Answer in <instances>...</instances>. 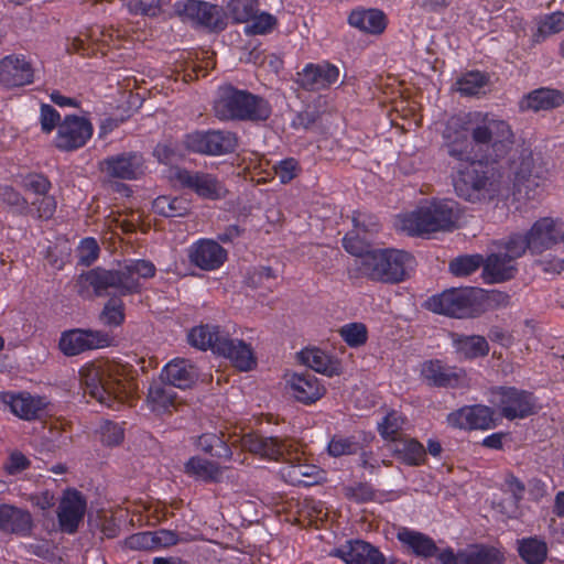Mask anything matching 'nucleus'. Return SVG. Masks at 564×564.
I'll use <instances>...</instances> for the list:
<instances>
[{"label":"nucleus","mask_w":564,"mask_h":564,"mask_svg":"<svg viewBox=\"0 0 564 564\" xmlns=\"http://www.w3.org/2000/svg\"><path fill=\"white\" fill-rule=\"evenodd\" d=\"M59 112L48 104H42L40 110V124L43 133L50 134L53 130H58L62 122Z\"/></svg>","instance_id":"56"},{"label":"nucleus","mask_w":564,"mask_h":564,"mask_svg":"<svg viewBox=\"0 0 564 564\" xmlns=\"http://www.w3.org/2000/svg\"><path fill=\"white\" fill-rule=\"evenodd\" d=\"M225 333L220 332L218 326L200 325L194 327L188 334V340L192 346L202 350L210 348L216 352V345L225 337Z\"/></svg>","instance_id":"40"},{"label":"nucleus","mask_w":564,"mask_h":564,"mask_svg":"<svg viewBox=\"0 0 564 564\" xmlns=\"http://www.w3.org/2000/svg\"><path fill=\"white\" fill-rule=\"evenodd\" d=\"M31 206L34 208L30 207V213L28 215H31L37 219L48 220L53 217L57 203L54 196L45 194L37 196V198L31 203Z\"/></svg>","instance_id":"52"},{"label":"nucleus","mask_w":564,"mask_h":564,"mask_svg":"<svg viewBox=\"0 0 564 564\" xmlns=\"http://www.w3.org/2000/svg\"><path fill=\"white\" fill-rule=\"evenodd\" d=\"M273 171L282 184H288L300 174L301 166L297 160L288 158L275 164Z\"/></svg>","instance_id":"55"},{"label":"nucleus","mask_w":564,"mask_h":564,"mask_svg":"<svg viewBox=\"0 0 564 564\" xmlns=\"http://www.w3.org/2000/svg\"><path fill=\"white\" fill-rule=\"evenodd\" d=\"M246 26L247 34H267L270 33L276 25V18L270 13L254 14Z\"/></svg>","instance_id":"53"},{"label":"nucleus","mask_w":564,"mask_h":564,"mask_svg":"<svg viewBox=\"0 0 564 564\" xmlns=\"http://www.w3.org/2000/svg\"><path fill=\"white\" fill-rule=\"evenodd\" d=\"M330 556L340 558L345 564H397V558L388 560L379 547L364 540H349L344 545L329 552Z\"/></svg>","instance_id":"15"},{"label":"nucleus","mask_w":564,"mask_h":564,"mask_svg":"<svg viewBox=\"0 0 564 564\" xmlns=\"http://www.w3.org/2000/svg\"><path fill=\"white\" fill-rule=\"evenodd\" d=\"M227 9L236 22H249L258 12V0H229Z\"/></svg>","instance_id":"49"},{"label":"nucleus","mask_w":564,"mask_h":564,"mask_svg":"<svg viewBox=\"0 0 564 564\" xmlns=\"http://www.w3.org/2000/svg\"><path fill=\"white\" fill-rule=\"evenodd\" d=\"M452 346L460 360H473L489 352V344L484 336L451 333Z\"/></svg>","instance_id":"27"},{"label":"nucleus","mask_w":564,"mask_h":564,"mask_svg":"<svg viewBox=\"0 0 564 564\" xmlns=\"http://www.w3.org/2000/svg\"><path fill=\"white\" fill-rule=\"evenodd\" d=\"M490 75L478 69L467 70L457 77L454 87L463 97H477L486 94Z\"/></svg>","instance_id":"34"},{"label":"nucleus","mask_w":564,"mask_h":564,"mask_svg":"<svg viewBox=\"0 0 564 564\" xmlns=\"http://www.w3.org/2000/svg\"><path fill=\"white\" fill-rule=\"evenodd\" d=\"M22 187L32 192L37 196H42L48 193L51 188V182L47 177L42 174L30 173L22 178Z\"/></svg>","instance_id":"60"},{"label":"nucleus","mask_w":564,"mask_h":564,"mask_svg":"<svg viewBox=\"0 0 564 564\" xmlns=\"http://www.w3.org/2000/svg\"><path fill=\"white\" fill-rule=\"evenodd\" d=\"M87 510L86 497L74 488L64 490L57 507V520L62 532L74 534Z\"/></svg>","instance_id":"16"},{"label":"nucleus","mask_w":564,"mask_h":564,"mask_svg":"<svg viewBox=\"0 0 564 564\" xmlns=\"http://www.w3.org/2000/svg\"><path fill=\"white\" fill-rule=\"evenodd\" d=\"M99 246L94 238H85L82 240L77 249L78 264L89 267L99 256Z\"/></svg>","instance_id":"58"},{"label":"nucleus","mask_w":564,"mask_h":564,"mask_svg":"<svg viewBox=\"0 0 564 564\" xmlns=\"http://www.w3.org/2000/svg\"><path fill=\"white\" fill-rule=\"evenodd\" d=\"M489 402L509 421L525 419L536 412V398L530 391L511 386L490 389Z\"/></svg>","instance_id":"8"},{"label":"nucleus","mask_w":564,"mask_h":564,"mask_svg":"<svg viewBox=\"0 0 564 564\" xmlns=\"http://www.w3.org/2000/svg\"><path fill=\"white\" fill-rule=\"evenodd\" d=\"M511 182L514 194H522L528 198L534 196L535 189L543 186L550 177L549 162L531 150L523 149L518 159L510 163Z\"/></svg>","instance_id":"5"},{"label":"nucleus","mask_w":564,"mask_h":564,"mask_svg":"<svg viewBox=\"0 0 564 564\" xmlns=\"http://www.w3.org/2000/svg\"><path fill=\"white\" fill-rule=\"evenodd\" d=\"M295 399L310 404L317 400V383L314 376L306 370L303 373H294L288 381Z\"/></svg>","instance_id":"37"},{"label":"nucleus","mask_w":564,"mask_h":564,"mask_svg":"<svg viewBox=\"0 0 564 564\" xmlns=\"http://www.w3.org/2000/svg\"><path fill=\"white\" fill-rule=\"evenodd\" d=\"M0 203L7 205L18 215H28L30 204L15 188L10 185H0Z\"/></svg>","instance_id":"47"},{"label":"nucleus","mask_w":564,"mask_h":564,"mask_svg":"<svg viewBox=\"0 0 564 564\" xmlns=\"http://www.w3.org/2000/svg\"><path fill=\"white\" fill-rule=\"evenodd\" d=\"M500 247L505 249L503 253L514 261L521 258L527 250L531 251V242L527 232L510 235L505 242L500 243Z\"/></svg>","instance_id":"50"},{"label":"nucleus","mask_w":564,"mask_h":564,"mask_svg":"<svg viewBox=\"0 0 564 564\" xmlns=\"http://www.w3.org/2000/svg\"><path fill=\"white\" fill-rule=\"evenodd\" d=\"M455 205L449 199L434 200L408 215L403 220L404 228L417 236L451 229L455 223Z\"/></svg>","instance_id":"7"},{"label":"nucleus","mask_w":564,"mask_h":564,"mask_svg":"<svg viewBox=\"0 0 564 564\" xmlns=\"http://www.w3.org/2000/svg\"><path fill=\"white\" fill-rule=\"evenodd\" d=\"M413 257L398 249H372L364 257L360 273L372 281L399 283L408 274Z\"/></svg>","instance_id":"4"},{"label":"nucleus","mask_w":564,"mask_h":564,"mask_svg":"<svg viewBox=\"0 0 564 564\" xmlns=\"http://www.w3.org/2000/svg\"><path fill=\"white\" fill-rule=\"evenodd\" d=\"M339 68L328 61L319 62V89L328 88L339 79Z\"/></svg>","instance_id":"62"},{"label":"nucleus","mask_w":564,"mask_h":564,"mask_svg":"<svg viewBox=\"0 0 564 564\" xmlns=\"http://www.w3.org/2000/svg\"><path fill=\"white\" fill-rule=\"evenodd\" d=\"M517 551L525 564H543L549 547L544 539L534 535L517 540Z\"/></svg>","instance_id":"35"},{"label":"nucleus","mask_w":564,"mask_h":564,"mask_svg":"<svg viewBox=\"0 0 564 564\" xmlns=\"http://www.w3.org/2000/svg\"><path fill=\"white\" fill-rule=\"evenodd\" d=\"M33 529L32 514L12 505H0V531L18 536H28Z\"/></svg>","instance_id":"23"},{"label":"nucleus","mask_w":564,"mask_h":564,"mask_svg":"<svg viewBox=\"0 0 564 564\" xmlns=\"http://www.w3.org/2000/svg\"><path fill=\"white\" fill-rule=\"evenodd\" d=\"M527 234L533 254L542 253L560 241L564 242L563 224L552 217L538 219Z\"/></svg>","instance_id":"20"},{"label":"nucleus","mask_w":564,"mask_h":564,"mask_svg":"<svg viewBox=\"0 0 564 564\" xmlns=\"http://www.w3.org/2000/svg\"><path fill=\"white\" fill-rule=\"evenodd\" d=\"M31 466V460L20 451H13L2 465L7 475L15 476L26 470Z\"/></svg>","instance_id":"57"},{"label":"nucleus","mask_w":564,"mask_h":564,"mask_svg":"<svg viewBox=\"0 0 564 564\" xmlns=\"http://www.w3.org/2000/svg\"><path fill=\"white\" fill-rule=\"evenodd\" d=\"M216 352L229 358L240 370H249L256 364L251 348L245 341L232 339L227 334L216 345Z\"/></svg>","instance_id":"28"},{"label":"nucleus","mask_w":564,"mask_h":564,"mask_svg":"<svg viewBox=\"0 0 564 564\" xmlns=\"http://www.w3.org/2000/svg\"><path fill=\"white\" fill-rule=\"evenodd\" d=\"M34 69L23 55H9L0 61V83L20 87L33 83Z\"/></svg>","instance_id":"21"},{"label":"nucleus","mask_w":564,"mask_h":564,"mask_svg":"<svg viewBox=\"0 0 564 564\" xmlns=\"http://www.w3.org/2000/svg\"><path fill=\"white\" fill-rule=\"evenodd\" d=\"M7 406L18 417L32 421L40 417L46 406V401L44 398L34 397L29 392H10Z\"/></svg>","instance_id":"29"},{"label":"nucleus","mask_w":564,"mask_h":564,"mask_svg":"<svg viewBox=\"0 0 564 564\" xmlns=\"http://www.w3.org/2000/svg\"><path fill=\"white\" fill-rule=\"evenodd\" d=\"M343 340L351 348L364 346L368 340V329L364 323L352 322L345 324L339 329Z\"/></svg>","instance_id":"46"},{"label":"nucleus","mask_w":564,"mask_h":564,"mask_svg":"<svg viewBox=\"0 0 564 564\" xmlns=\"http://www.w3.org/2000/svg\"><path fill=\"white\" fill-rule=\"evenodd\" d=\"M153 212L164 217H184L189 212V203L183 197L159 196L152 203Z\"/></svg>","instance_id":"41"},{"label":"nucleus","mask_w":564,"mask_h":564,"mask_svg":"<svg viewBox=\"0 0 564 564\" xmlns=\"http://www.w3.org/2000/svg\"><path fill=\"white\" fill-rule=\"evenodd\" d=\"M463 564H503V553L495 546L473 544L462 554Z\"/></svg>","instance_id":"39"},{"label":"nucleus","mask_w":564,"mask_h":564,"mask_svg":"<svg viewBox=\"0 0 564 564\" xmlns=\"http://www.w3.org/2000/svg\"><path fill=\"white\" fill-rule=\"evenodd\" d=\"M517 271L514 260L505 253H491L484 260V279L488 283H501L511 280Z\"/></svg>","instance_id":"31"},{"label":"nucleus","mask_w":564,"mask_h":564,"mask_svg":"<svg viewBox=\"0 0 564 564\" xmlns=\"http://www.w3.org/2000/svg\"><path fill=\"white\" fill-rule=\"evenodd\" d=\"M192 264L205 271L216 270L227 259V251L216 241L202 239L188 250Z\"/></svg>","instance_id":"22"},{"label":"nucleus","mask_w":564,"mask_h":564,"mask_svg":"<svg viewBox=\"0 0 564 564\" xmlns=\"http://www.w3.org/2000/svg\"><path fill=\"white\" fill-rule=\"evenodd\" d=\"M397 539L415 557L431 558L438 551L435 541L430 535L408 527L399 529Z\"/></svg>","instance_id":"24"},{"label":"nucleus","mask_w":564,"mask_h":564,"mask_svg":"<svg viewBox=\"0 0 564 564\" xmlns=\"http://www.w3.org/2000/svg\"><path fill=\"white\" fill-rule=\"evenodd\" d=\"M362 217H364V215L361 213L355 214L352 217V223H354L355 229L366 232V231H368V229H367L365 223L361 221ZM343 247L345 248V250L348 253L359 258V268L361 267L364 257L367 253H370V251H371L369 249V245L367 243L366 239L360 238L359 231H357V232L350 231V232L346 234L345 237L343 238Z\"/></svg>","instance_id":"36"},{"label":"nucleus","mask_w":564,"mask_h":564,"mask_svg":"<svg viewBox=\"0 0 564 564\" xmlns=\"http://www.w3.org/2000/svg\"><path fill=\"white\" fill-rule=\"evenodd\" d=\"M564 31V12L554 11L542 15L536 23V31L533 34V40L541 43L546 37L558 34Z\"/></svg>","instance_id":"42"},{"label":"nucleus","mask_w":564,"mask_h":564,"mask_svg":"<svg viewBox=\"0 0 564 564\" xmlns=\"http://www.w3.org/2000/svg\"><path fill=\"white\" fill-rule=\"evenodd\" d=\"M104 306L99 318L102 324L108 326H119L124 319V307L119 295H113Z\"/></svg>","instance_id":"51"},{"label":"nucleus","mask_w":564,"mask_h":564,"mask_svg":"<svg viewBox=\"0 0 564 564\" xmlns=\"http://www.w3.org/2000/svg\"><path fill=\"white\" fill-rule=\"evenodd\" d=\"M23 549L31 555L48 560L54 556V546L48 540H36L34 542L24 543Z\"/></svg>","instance_id":"63"},{"label":"nucleus","mask_w":564,"mask_h":564,"mask_svg":"<svg viewBox=\"0 0 564 564\" xmlns=\"http://www.w3.org/2000/svg\"><path fill=\"white\" fill-rule=\"evenodd\" d=\"M358 448L359 444L352 437H333L327 446L329 455L334 457L355 454Z\"/></svg>","instance_id":"59"},{"label":"nucleus","mask_w":564,"mask_h":564,"mask_svg":"<svg viewBox=\"0 0 564 564\" xmlns=\"http://www.w3.org/2000/svg\"><path fill=\"white\" fill-rule=\"evenodd\" d=\"M346 497L357 503H366L376 500V490L368 482H357L345 487Z\"/></svg>","instance_id":"54"},{"label":"nucleus","mask_w":564,"mask_h":564,"mask_svg":"<svg viewBox=\"0 0 564 564\" xmlns=\"http://www.w3.org/2000/svg\"><path fill=\"white\" fill-rule=\"evenodd\" d=\"M213 111L221 121L261 122L270 118L272 109L263 97L226 84L217 90Z\"/></svg>","instance_id":"3"},{"label":"nucleus","mask_w":564,"mask_h":564,"mask_svg":"<svg viewBox=\"0 0 564 564\" xmlns=\"http://www.w3.org/2000/svg\"><path fill=\"white\" fill-rule=\"evenodd\" d=\"M93 132V123L87 118L66 115L58 124L53 144L59 151L72 152L83 148L91 138Z\"/></svg>","instance_id":"12"},{"label":"nucleus","mask_w":564,"mask_h":564,"mask_svg":"<svg viewBox=\"0 0 564 564\" xmlns=\"http://www.w3.org/2000/svg\"><path fill=\"white\" fill-rule=\"evenodd\" d=\"M198 372L196 367L185 359H175L169 362L160 379L171 384L174 389H187L191 388L197 380Z\"/></svg>","instance_id":"25"},{"label":"nucleus","mask_w":564,"mask_h":564,"mask_svg":"<svg viewBox=\"0 0 564 564\" xmlns=\"http://www.w3.org/2000/svg\"><path fill=\"white\" fill-rule=\"evenodd\" d=\"M564 104V93L549 87L530 91L522 101V107L533 111L551 110Z\"/></svg>","instance_id":"33"},{"label":"nucleus","mask_w":564,"mask_h":564,"mask_svg":"<svg viewBox=\"0 0 564 564\" xmlns=\"http://www.w3.org/2000/svg\"><path fill=\"white\" fill-rule=\"evenodd\" d=\"M475 288H453L433 295L429 308L437 314L455 318L473 317L479 311L478 293Z\"/></svg>","instance_id":"9"},{"label":"nucleus","mask_w":564,"mask_h":564,"mask_svg":"<svg viewBox=\"0 0 564 564\" xmlns=\"http://www.w3.org/2000/svg\"><path fill=\"white\" fill-rule=\"evenodd\" d=\"M398 457L408 466H421L425 463L426 451L422 443L415 438L406 440L395 451Z\"/></svg>","instance_id":"45"},{"label":"nucleus","mask_w":564,"mask_h":564,"mask_svg":"<svg viewBox=\"0 0 564 564\" xmlns=\"http://www.w3.org/2000/svg\"><path fill=\"white\" fill-rule=\"evenodd\" d=\"M80 377L85 392L107 406L124 393V381L117 366L91 365L80 371Z\"/></svg>","instance_id":"6"},{"label":"nucleus","mask_w":564,"mask_h":564,"mask_svg":"<svg viewBox=\"0 0 564 564\" xmlns=\"http://www.w3.org/2000/svg\"><path fill=\"white\" fill-rule=\"evenodd\" d=\"M348 23L365 33L378 35L387 28V17L378 9H355L348 15Z\"/></svg>","instance_id":"32"},{"label":"nucleus","mask_w":564,"mask_h":564,"mask_svg":"<svg viewBox=\"0 0 564 564\" xmlns=\"http://www.w3.org/2000/svg\"><path fill=\"white\" fill-rule=\"evenodd\" d=\"M185 473L205 482H218L223 477V468L219 465L197 456L187 460Z\"/></svg>","instance_id":"38"},{"label":"nucleus","mask_w":564,"mask_h":564,"mask_svg":"<svg viewBox=\"0 0 564 564\" xmlns=\"http://www.w3.org/2000/svg\"><path fill=\"white\" fill-rule=\"evenodd\" d=\"M296 83L305 90H315L317 84V66L307 64L302 72L296 75Z\"/></svg>","instance_id":"64"},{"label":"nucleus","mask_w":564,"mask_h":564,"mask_svg":"<svg viewBox=\"0 0 564 564\" xmlns=\"http://www.w3.org/2000/svg\"><path fill=\"white\" fill-rule=\"evenodd\" d=\"M447 424L463 431H487L496 426L495 411L485 404L464 405L449 412Z\"/></svg>","instance_id":"14"},{"label":"nucleus","mask_w":564,"mask_h":564,"mask_svg":"<svg viewBox=\"0 0 564 564\" xmlns=\"http://www.w3.org/2000/svg\"><path fill=\"white\" fill-rule=\"evenodd\" d=\"M111 337L101 330L72 329L64 332L59 339V349L66 356H77L84 351L109 346Z\"/></svg>","instance_id":"17"},{"label":"nucleus","mask_w":564,"mask_h":564,"mask_svg":"<svg viewBox=\"0 0 564 564\" xmlns=\"http://www.w3.org/2000/svg\"><path fill=\"white\" fill-rule=\"evenodd\" d=\"M421 377L430 387L435 388L459 389L469 383L466 370L440 359L425 360L421 365Z\"/></svg>","instance_id":"13"},{"label":"nucleus","mask_w":564,"mask_h":564,"mask_svg":"<svg viewBox=\"0 0 564 564\" xmlns=\"http://www.w3.org/2000/svg\"><path fill=\"white\" fill-rule=\"evenodd\" d=\"M108 176L121 180H135L144 173V160L138 152H123L106 158L99 163Z\"/></svg>","instance_id":"19"},{"label":"nucleus","mask_w":564,"mask_h":564,"mask_svg":"<svg viewBox=\"0 0 564 564\" xmlns=\"http://www.w3.org/2000/svg\"><path fill=\"white\" fill-rule=\"evenodd\" d=\"M241 447L250 453L259 454L273 460H279L286 452V445L283 441L257 434L245 435L241 438Z\"/></svg>","instance_id":"30"},{"label":"nucleus","mask_w":564,"mask_h":564,"mask_svg":"<svg viewBox=\"0 0 564 564\" xmlns=\"http://www.w3.org/2000/svg\"><path fill=\"white\" fill-rule=\"evenodd\" d=\"M482 264V256L467 254L452 260L449 263V270L456 276H466L477 271Z\"/></svg>","instance_id":"48"},{"label":"nucleus","mask_w":564,"mask_h":564,"mask_svg":"<svg viewBox=\"0 0 564 564\" xmlns=\"http://www.w3.org/2000/svg\"><path fill=\"white\" fill-rule=\"evenodd\" d=\"M174 178L182 187L188 188L206 199H219L227 194L223 183L209 173L178 169L175 172Z\"/></svg>","instance_id":"18"},{"label":"nucleus","mask_w":564,"mask_h":564,"mask_svg":"<svg viewBox=\"0 0 564 564\" xmlns=\"http://www.w3.org/2000/svg\"><path fill=\"white\" fill-rule=\"evenodd\" d=\"M155 265L149 260H130L118 269L94 268L78 275L77 293L86 299L95 296H127L140 293L142 279L155 275Z\"/></svg>","instance_id":"2"},{"label":"nucleus","mask_w":564,"mask_h":564,"mask_svg":"<svg viewBox=\"0 0 564 564\" xmlns=\"http://www.w3.org/2000/svg\"><path fill=\"white\" fill-rule=\"evenodd\" d=\"M101 442L108 446L119 445L123 441V429L113 422L106 421L100 426Z\"/></svg>","instance_id":"61"},{"label":"nucleus","mask_w":564,"mask_h":564,"mask_svg":"<svg viewBox=\"0 0 564 564\" xmlns=\"http://www.w3.org/2000/svg\"><path fill=\"white\" fill-rule=\"evenodd\" d=\"M447 154L460 164L453 176L456 194L468 202L490 198L498 191L489 176V163L508 155L514 144V133L508 121L485 113L471 127L469 115L448 118L442 132Z\"/></svg>","instance_id":"1"},{"label":"nucleus","mask_w":564,"mask_h":564,"mask_svg":"<svg viewBox=\"0 0 564 564\" xmlns=\"http://www.w3.org/2000/svg\"><path fill=\"white\" fill-rule=\"evenodd\" d=\"M197 446L205 453L230 460L232 453L227 442L215 433H204L197 440Z\"/></svg>","instance_id":"43"},{"label":"nucleus","mask_w":564,"mask_h":564,"mask_svg":"<svg viewBox=\"0 0 564 564\" xmlns=\"http://www.w3.org/2000/svg\"><path fill=\"white\" fill-rule=\"evenodd\" d=\"M183 145L193 153L225 155L236 151L238 137L228 130H196L184 135Z\"/></svg>","instance_id":"11"},{"label":"nucleus","mask_w":564,"mask_h":564,"mask_svg":"<svg viewBox=\"0 0 564 564\" xmlns=\"http://www.w3.org/2000/svg\"><path fill=\"white\" fill-rule=\"evenodd\" d=\"M174 14L183 22L213 32L223 31L226 25V15L223 8L199 0H180L173 6Z\"/></svg>","instance_id":"10"},{"label":"nucleus","mask_w":564,"mask_h":564,"mask_svg":"<svg viewBox=\"0 0 564 564\" xmlns=\"http://www.w3.org/2000/svg\"><path fill=\"white\" fill-rule=\"evenodd\" d=\"M147 403L150 410L156 414L171 413L178 403L174 388L163 381H153L148 390Z\"/></svg>","instance_id":"26"},{"label":"nucleus","mask_w":564,"mask_h":564,"mask_svg":"<svg viewBox=\"0 0 564 564\" xmlns=\"http://www.w3.org/2000/svg\"><path fill=\"white\" fill-rule=\"evenodd\" d=\"M404 423L405 417L400 412L391 410L378 423V432L384 441L394 442L398 440Z\"/></svg>","instance_id":"44"}]
</instances>
